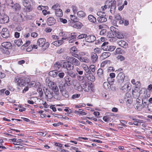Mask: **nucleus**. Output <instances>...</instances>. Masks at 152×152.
<instances>
[{"instance_id":"b1692460","label":"nucleus","mask_w":152,"mask_h":152,"mask_svg":"<svg viewBox=\"0 0 152 152\" xmlns=\"http://www.w3.org/2000/svg\"><path fill=\"white\" fill-rule=\"evenodd\" d=\"M63 40L64 39H61V40L56 41L53 42L52 44L56 46H59L63 43Z\"/></svg>"},{"instance_id":"49530a36","label":"nucleus","mask_w":152,"mask_h":152,"mask_svg":"<svg viewBox=\"0 0 152 152\" xmlns=\"http://www.w3.org/2000/svg\"><path fill=\"white\" fill-rule=\"evenodd\" d=\"M89 69L91 70V72H94L95 71V66L94 65H91L89 66Z\"/></svg>"},{"instance_id":"37998d69","label":"nucleus","mask_w":152,"mask_h":152,"mask_svg":"<svg viewBox=\"0 0 152 152\" xmlns=\"http://www.w3.org/2000/svg\"><path fill=\"white\" fill-rule=\"evenodd\" d=\"M80 96V94H73L71 97V99H74L79 97Z\"/></svg>"},{"instance_id":"f8f14e48","label":"nucleus","mask_w":152,"mask_h":152,"mask_svg":"<svg viewBox=\"0 0 152 152\" xmlns=\"http://www.w3.org/2000/svg\"><path fill=\"white\" fill-rule=\"evenodd\" d=\"M69 61L73 65L78 66L80 65V62L79 61L74 57H71V58H69Z\"/></svg>"},{"instance_id":"5fc2aeb1","label":"nucleus","mask_w":152,"mask_h":152,"mask_svg":"<svg viewBox=\"0 0 152 152\" xmlns=\"http://www.w3.org/2000/svg\"><path fill=\"white\" fill-rule=\"evenodd\" d=\"M58 21L63 23H66L67 22V20L66 19H63L62 18H60Z\"/></svg>"},{"instance_id":"cd10ccee","label":"nucleus","mask_w":152,"mask_h":152,"mask_svg":"<svg viewBox=\"0 0 152 152\" xmlns=\"http://www.w3.org/2000/svg\"><path fill=\"white\" fill-rule=\"evenodd\" d=\"M130 87L128 83L125 84L121 88V89L124 91H129L130 89Z\"/></svg>"},{"instance_id":"39448f33","label":"nucleus","mask_w":152,"mask_h":152,"mask_svg":"<svg viewBox=\"0 0 152 152\" xmlns=\"http://www.w3.org/2000/svg\"><path fill=\"white\" fill-rule=\"evenodd\" d=\"M125 77V75L123 73L119 72L116 77L117 81L120 84L122 83L124 81Z\"/></svg>"},{"instance_id":"dca6fc26","label":"nucleus","mask_w":152,"mask_h":152,"mask_svg":"<svg viewBox=\"0 0 152 152\" xmlns=\"http://www.w3.org/2000/svg\"><path fill=\"white\" fill-rule=\"evenodd\" d=\"M117 43L119 46L124 48H127L128 47L127 43L125 41H118L117 42Z\"/></svg>"},{"instance_id":"a19ab883","label":"nucleus","mask_w":152,"mask_h":152,"mask_svg":"<svg viewBox=\"0 0 152 152\" xmlns=\"http://www.w3.org/2000/svg\"><path fill=\"white\" fill-rule=\"evenodd\" d=\"M115 47L114 46L109 45L106 50L112 52L115 49Z\"/></svg>"},{"instance_id":"09e8293b","label":"nucleus","mask_w":152,"mask_h":152,"mask_svg":"<svg viewBox=\"0 0 152 152\" xmlns=\"http://www.w3.org/2000/svg\"><path fill=\"white\" fill-rule=\"evenodd\" d=\"M70 51L74 52L75 53H77L78 52V50L75 47H73L71 48L70 49Z\"/></svg>"},{"instance_id":"7c9ffc66","label":"nucleus","mask_w":152,"mask_h":152,"mask_svg":"<svg viewBox=\"0 0 152 152\" xmlns=\"http://www.w3.org/2000/svg\"><path fill=\"white\" fill-rule=\"evenodd\" d=\"M97 75L99 77H102L103 75V70L101 68H99L97 71Z\"/></svg>"},{"instance_id":"6ab92c4d","label":"nucleus","mask_w":152,"mask_h":152,"mask_svg":"<svg viewBox=\"0 0 152 152\" xmlns=\"http://www.w3.org/2000/svg\"><path fill=\"white\" fill-rule=\"evenodd\" d=\"M76 37V34L75 33L71 34L70 36L69 37H64L62 38V39H75Z\"/></svg>"},{"instance_id":"412c9836","label":"nucleus","mask_w":152,"mask_h":152,"mask_svg":"<svg viewBox=\"0 0 152 152\" xmlns=\"http://www.w3.org/2000/svg\"><path fill=\"white\" fill-rule=\"evenodd\" d=\"M58 73V71L57 70H55L49 72V74L50 76L53 77H56L57 76Z\"/></svg>"},{"instance_id":"052dcab7","label":"nucleus","mask_w":152,"mask_h":152,"mask_svg":"<svg viewBox=\"0 0 152 152\" xmlns=\"http://www.w3.org/2000/svg\"><path fill=\"white\" fill-rule=\"evenodd\" d=\"M3 142V140H0V148H1L3 149H6V148L4 147L2 145V144Z\"/></svg>"},{"instance_id":"bf43d9fd","label":"nucleus","mask_w":152,"mask_h":152,"mask_svg":"<svg viewBox=\"0 0 152 152\" xmlns=\"http://www.w3.org/2000/svg\"><path fill=\"white\" fill-rule=\"evenodd\" d=\"M86 73L87 74H86V75H88V74L90 75L91 74V71L90 70V69H89V68H88V69H87L85 70H84Z\"/></svg>"},{"instance_id":"774afa93","label":"nucleus","mask_w":152,"mask_h":152,"mask_svg":"<svg viewBox=\"0 0 152 152\" xmlns=\"http://www.w3.org/2000/svg\"><path fill=\"white\" fill-rule=\"evenodd\" d=\"M115 19L117 20H120L121 18V17L118 14L115 15Z\"/></svg>"},{"instance_id":"6e6552de","label":"nucleus","mask_w":152,"mask_h":152,"mask_svg":"<svg viewBox=\"0 0 152 152\" xmlns=\"http://www.w3.org/2000/svg\"><path fill=\"white\" fill-rule=\"evenodd\" d=\"M63 66L68 70H72L74 68L73 66L71 65V63L69 61L64 62L63 64Z\"/></svg>"},{"instance_id":"bb28decb","label":"nucleus","mask_w":152,"mask_h":152,"mask_svg":"<svg viewBox=\"0 0 152 152\" xmlns=\"http://www.w3.org/2000/svg\"><path fill=\"white\" fill-rule=\"evenodd\" d=\"M12 7L15 11H19L21 9V6L20 4L16 3L13 5H11Z\"/></svg>"},{"instance_id":"2f4dec72","label":"nucleus","mask_w":152,"mask_h":152,"mask_svg":"<svg viewBox=\"0 0 152 152\" xmlns=\"http://www.w3.org/2000/svg\"><path fill=\"white\" fill-rule=\"evenodd\" d=\"M109 45L108 42H104L102 45L101 48L104 50H106Z\"/></svg>"},{"instance_id":"7ed1b4c3","label":"nucleus","mask_w":152,"mask_h":152,"mask_svg":"<svg viewBox=\"0 0 152 152\" xmlns=\"http://www.w3.org/2000/svg\"><path fill=\"white\" fill-rule=\"evenodd\" d=\"M37 44L40 47H45L44 48L45 49L47 48L49 46V44L48 42H46V39L43 38L38 39Z\"/></svg>"},{"instance_id":"0e129e2a","label":"nucleus","mask_w":152,"mask_h":152,"mask_svg":"<svg viewBox=\"0 0 152 152\" xmlns=\"http://www.w3.org/2000/svg\"><path fill=\"white\" fill-rule=\"evenodd\" d=\"M81 66L82 68H83L84 70L89 68L88 66L86 64H82Z\"/></svg>"},{"instance_id":"a878e982","label":"nucleus","mask_w":152,"mask_h":152,"mask_svg":"<svg viewBox=\"0 0 152 152\" xmlns=\"http://www.w3.org/2000/svg\"><path fill=\"white\" fill-rule=\"evenodd\" d=\"M88 19L90 22L93 23H95L96 21V18L92 15H88Z\"/></svg>"},{"instance_id":"c85d7f7f","label":"nucleus","mask_w":152,"mask_h":152,"mask_svg":"<svg viewBox=\"0 0 152 152\" xmlns=\"http://www.w3.org/2000/svg\"><path fill=\"white\" fill-rule=\"evenodd\" d=\"M80 61L85 63H88L90 61L89 59L87 57H81L80 58Z\"/></svg>"},{"instance_id":"a18cd8bd","label":"nucleus","mask_w":152,"mask_h":152,"mask_svg":"<svg viewBox=\"0 0 152 152\" xmlns=\"http://www.w3.org/2000/svg\"><path fill=\"white\" fill-rule=\"evenodd\" d=\"M87 36V34H82L80 35H79L77 37V38L78 39H82L83 38H85H85Z\"/></svg>"},{"instance_id":"3c124183","label":"nucleus","mask_w":152,"mask_h":152,"mask_svg":"<svg viewBox=\"0 0 152 152\" xmlns=\"http://www.w3.org/2000/svg\"><path fill=\"white\" fill-rule=\"evenodd\" d=\"M37 91L39 93L40 96H42L43 94V93L42 88H39L37 90Z\"/></svg>"},{"instance_id":"864d4df0","label":"nucleus","mask_w":152,"mask_h":152,"mask_svg":"<svg viewBox=\"0 0 152 152\" xmlns=\"http://www.w3.org/2000/svg\"><path fill=\"white\" fill-rule=\"evenodd\" d=\"M116 36L117 38L119 39H122L124 37V35L122 34V33H118Z\"/></svg>"},{"instance_id":"de8ad7c7","label":"nucleus","mask_w":152,"mask_h":152,"mask_svg":"<svg viewBox=\"0 0 152 152\" xmlns=\"http://www.w3.org/2000/svg\"><path fill=\"white\" fill-rule=\"evenodd\" d=\"M76 71L78 74L80 75H82L83 74V71L78 67H76Z\"/></svg>"},{"instance_id":"e2e57ef3","label":"nucleus","mask_w":152,"mask_h":152,"mask_svg":"<svg viewBox=\"0 0 152 152\" xmlns=\"http://www.w3.org/2000/svg\"><path fill=\"white\" fill-rule=\"evenodd\" d=\"M31 37H33L34 38H35L38 35V34L37 33L35 32H33L31 33Z\"/></svg>"},{"instance_id":"0eeeda50","label":"nucleus","mask_w":152,"mask_h":152,"mask_svg":"<svg viewBox=\"0 0 152 152\" xmlns=\"http://www.w3.org/2000/svg\"><path fill=\"white\" fill-rule=\"evenodd\" d=\"M106 4H107L108 8H110V11H111L112 10H114L116 7V1L114 0L107 1Z\"/></svg>"},{"instance_id":"1a4fd4ad","label":"nucleus","mask_w":152,"mask_h":152,"mask_svg":"<svg viewBox=\"0 0 152 152\" xmlns=\"http://www.w3.org/2000/svg\"><path fill=\"white\" fill-rule=\"evenodd\" d=\"M147 103L144 102V103L142 102V103H136L135 104V108L137 110L140 111L147 105Z\"/></svg>"},{"instance_id":"ddd939ff","label":"nucleus","mask_w":152,"mask_h":152,"mask_svg":"<svg viewBox=\"0 0 152 152\" xmlns=\"http://www.w3.org/2000/svg\"><path fill=\"white\" fill-rule=\"evenodd\" d=\"M130 118L134 121L133 122V124L136 126H140L141 123L144 124L145 123V121H144L140 120L132 117Z\"/></svg>"},{"instance_id":"4d7b16f0","label":"nucleus","mask_w":152,"mask_h":152,"mask_svg":"<svg viewBox=\"0 0 152 152\" xmlns=\"http://www.w3.org/2000/svg\"><path fill=\"white\" fill-rule=\"evenodd\" d=\"M60 7V6H59V4H58L57 3V4H54V5H53L52 7V9L53 10H56L57 9H56V8H58V7Z\"/></svg>"},{"instance_id":"c03bdc74","label":"nucleus","mask_w":152,"mask_h":152,"mask_svg":"<svg viewBox=\"0 0 152 152\" xmlns=\"http://www.w3.org/2000/svg\"><path fill=\"white\" fill-rule=\"evenodd\" d=\"M97 14L98 16H99V17L105 16L106 15L104 12L101 11H99L97 12Z\"/></svg>"},{"instance_id":"69168bd1","label":"nucleus","mask_w":152,"mask_h":152,"mask_svg":"<svg viewBox=\"0 0 152 152\" xmlns=\"http://www.w3.org/2000/svg\"><path fill=\"white\" fill-rule=\"evenodd\" d=\"M27 142V141L23 140L18 139L17 140V143H25Z\"/></svg>"},{"instance_id":"f03ea898","label":"nucleus","mask_w":152,"mask_h":152,"mask_svg":"<svg viewBox=\"0 0 152 152\" xmlns=\"http://www.w3.org/2000/svg\"><path fill=\"white\" fill-rule=\"evenodd\" d=\"M83 89L84 91L86 92H89L91 93L95 92L94 86L91 82H85L83 85Z\"/></svg>"},{"instance_id":"ea45409f","label":"nucleus","mask_w":152,"mask_h":152,"mask_svg":"<svg viewBox=\"0 0 152 152\" xmlns=\"http://www.w3.org/2000/svg\"><path fill=\"white\" fill-rule=\"evenodd\" d=\"M133 96L135 98H137L139 96V93L137 91H132Z\"/></svg>"},{"instance_id":"4468645a","label":"nucleus","mask_w":152,"mask_h":152,"mask_svg":"<svg viewBox=\"0 0 152 152\" xmlns=\"http://www.w3.org/2000/svg\"><path fill=\"white\" fill-rule=\"evenodd\" d=\"M96 39L95 37L92 35H89L87 36L85 38V41L88 42H93Z\"/></svg>"},{"instance_id":"f704fd0d","label":"nucleus","mask_w":152,"mask_h":152,"mask_svg":"<svg viewBox=\"0 0 152 152\" xmlns=\"http://www.w3.org/2000/svg\"><path fill=\"white\" fill-rule=\"evenodd\" d=\"M14 42L18 46L22 45L23 43L22 39H20L15 40Z\"/></svg>"},{"instance_id":"4c0bfd02","label":"nucleus","mask_w":152,"mask_h":152,"mask_svg":"<svg viewBox=\"0 0 152 152\" xmlns=\"http://www.w3.org/2000/svg\"><path fill=\"white\" fill-rule=\"evenodd\" d=\"M115 52L117 54H122L125 53V52L120 48H117L115 50Z\"/></svg>"},{"instance_id":"f257e3e1","label":"nucleus","mask_w":152,"mask_h":152,"mask_svg":"<svg viewBox=\"0 0 152 152\" xmlns=\"http://www.w3.org/2000/svg\"><path fill=\"white\" fill-rule=\"evenodd\" d=\"M51 87L50 89H46L45 92L46 97L48 99H50L53 98L58 100H61L62 99L59 94V89L56 84L52 83Z\"/></svg>"},{"instance_id":"680f3d73","label":"nucleus","mask_w":152,"mask_h":152,"mask_svg":"<svg viewBox=\"0 0 152 152\" xmlns=\"http://www.w3.org/2000/svg\"><path fill=\"white\" fill-rule=\"evenodd\" d=\"M110 31L112 32H115L117 31V29L113 26H111L110 28Z\"/></svg>"},{"instance_id":"473e14b6","label":"nucleus","mask_w":152,"mask_h":152,"mask_svg":"<svg viewBox=\"0 0 152 152\" xmlns=\"http://www.w3.org/2000/svg\"><path fill=\"white\" fill-rule=\"evenodd\" d=\"M82 26V24L80 22H78L75 23L73 27L76 28H80Z\"/></svg>"},{"instance_id":"6e6d98bb","label":"nucleus","mask_w":152,"mask_h":152,"mask_svg":"<svg viewBox=\"0 0 152 152\" xmlns=\"http://www.w3.org/2000/svg\"><path fill=\"white\" fill-rule=\"evenodd\" d=\"M101 50L99 48H95L94 49V53H95L96 54V53H101Z\"/></svg>"},{"instance_id":"8fccbe9b","label":"nucleus","mask_w":152,"mask_h":152,"mask_svg":"<svg viewBox=\"0 0 152 152\" xmlns=\"http://www.w3.org/2000/svg\"><path fill=\"white\" fill-rule=\"evenodd\" d=\"M117 58L120 61H124L125 59V58L121 55L118 56L117 57Z\"/></svg>"},{"instance_id":"c756f323","label":"nucleus","mask_w":152,"mask_h":152,"mask_svg":"<svg viewBox=\"0 0 152 152\" xmlns=\"http://www.w3.org/2000/svg\"><path fill=\"white\" fill-rule=\"evenodd\" d=\"M97 20L100 23H103L107 21V18L105 16L99 17L97 18Z\"/></svg>"},{"instance_id":"20e7f679","label":"nucleus","mask_w":152,"mask_h":152,"mask_svg":"<svg viewBox=\"0 0 152 152\" xmlns=\"http://www.w3.org/2000/svg\"><path fill=\"white\" fill-rule=\"evenodd\" d=\"M33 0H23V6L26 8L28 12H30L32 9L31 7V3Z\"/></svg>"},{"instance_id":"a211bd4d","label":"nucleus","mask_w":152,"mask_h":152,"mask_svg":"<svg viewBox=\"0 0 152 152\" xmlns=\"http://www.w3.org/2000/svg\"><path fill=\"white\" fill-rule=\"evenodd\" d=\"M91 58L92 62L95 63L97 60L98 57L97 54L94 53H92L91 54Z\"/></svg>"},{"instance_id":"338daca9","label":"nucleus","mask_w":152,"mask_h":152,"mask_svg":"<svg viewBox=\"0 0 152 152\" xmlns=\"http://www.w3.org/2000/svg\"><path fill=\"white\" fill-rule=\"evenodd\" d=\"M72 55L74 57L77 58L79 60H80V58L81 57L79 56V54H77L73 53L72 54Z\"/></svg>"},{"instance_id":"e433bc0d","label":"nucleus","mask_w":152,"mask_h":152,"mask_svg":"<svg viewBox=\"0 0 152 152\" xmlns=\"http://www.w3.org/2000/svg\"><path fill=\"white\" fill-rule=\"evenodd\" d=\"M61 64L59 62H56L54 65V68L56 70L59 69L61 67Z\"/></svg>"},{"instance_id":"9b49d317","label":"nucleus","mask_w":152,"mask_h":152,"mask_svg":"<svg viewBox=\"0 0 152 152\" xmlns=\"http://www.w3.org/2000/svg\"><path fill=\"white\" fill-rule=\"evenodd\" d=\"M2 37L5 38H7L10 36L9 31L7 28H3L1 32Z\"/></svg>"},{"instance_id":"9d476101","label":"nucleus","mask_w":152,"mask_h":152,"mask_svg":"<svg viewBox=\"0 0 152 152\" xmlns=\"http://www.w3.org/2000/svg\"><path fill=\"white\" fill-rule=\"evenodd\" d=\"M73 85L74 88L78 91H81L83 90V87L77 81H75L73 83Z\"/></svg>"},{"instance_id":"2eb2a0df","label":"nucleus","mask_w":152,"mask_h":152,"mask_svg":"<svg viewBox=\"0 0 152 152\" xmlns=\"http://www.w3.org/2000/svg\"><path fill=\"white\" fill-rule=\"evenodd\" d=\"M1 46L6 49H10L12 48V45L10 42H5L2 43L1 44Z\"/></svg>"},{"instance_id":"603ef678","label":"nucleus","mask_w":152,"mask_h":152,"mask_svg":"<svg viewBox=\"0 0 152 152\" xmlns=\"http://www.w3.org/2000/svg\"><path fill=\"white\" fill-rule=\"evenodd\" d=\"M103 120L105 122H108L110 120V118L107 116H104L103 118Z\"/></svg>"},{"instance_id":"f3484780","label":"nucleus","mask_w":152,"mask_h":152,"mask_svg":"<svg viewBox=\"0 0 152 152\" xmlns=\"http://www.w3.org/2000/svg\"><path fill=\"white\" fill-rule=\"evenodd\" d=\"M56 22L55 19L53 17H50L47 20V23L49 26L53 25Z\"/></svg>"},{"instance_id":"423d86ee","label":"nucleus","mask_w":152,"mask_h":152,"mask_svg":"<svg viewBox=\"0 0 152 152\" xmlns=\"http://www.w3.org/2000/svg\"><path fill=\"white\" fill-rule=\"evenodd\" d=\"M15 82L17 83V85L20 87L24 86L26 84L25 81L23 80L21 78L19 77H16Z\"/></svg>"},{"instance_id":"72a5a7b5","label":"nucleus","mask_w":152,"mask_h":152,"mask_svg":"<svg viewBox=\"0 0 152 152\" xmlns=\"http://www.w3.org/2000/svg\"><path fill=\"white\" fill-rule=\"evenodd\" d=\"M87 79L92 82H94L95 80V77L91 73L87 76Z\"/></svg>"},{"instance_id":"79ce46f5","label":"nucleus","mask_w":152,"mask_h":152,"mask_svg":"<svg viewBox=\"0 0 152 152\" xmlns=\"http://www.w3.org/2000/svg\"><path fill=\"white\" fill-rule=\"evenodd\" d=\"M77 15L80 17H83L85 16V14L83 11H79L77 12Z\"/></svg>"},{"instance_id":"5701e85b","label":"nucleus","mask_w":152,"mask_h":152,"mask_svg":"<svg viewBox=\"0 0 152 152\" xmlns=\"http://www.w3.org/2000/svg\"><path fill=\"white\" fill-rule=\"evenodd\" d=\"M65 83L67 86H69L72 84L71 78L69 76H66L65 77Z\"/></svg>"},{"instance_id":"4be33fe9","label":"nucleus","mask_w":152,"mask_h":152,"mask_svg":"<svg viewBox=\"0 0 152 152\" xmlns=\"http://www.w3.org/2000/svg\"><path fill=\"white\" fill-rule=\"evenodd\" d=\"M56 16L58 17H61L63 15V12L62 10L60 9H57L55 11Z\"/></svg>"},{"instance_id":"aec40b11","label":"nucleus","mask_w":152,"mask_h":152,"mask_svg":"<svg viewBox=\"0 0 152 152\" xmlns=\"http://www.w3.org/2000/svg\"><path fill=\"white\" fill-rule=\"evenodd\" d=\"M111 53L109 52H105L103 53L100 57V58L102 60H104L110 56Z\"/></svg>"},{"instance_id":"58836bf2","label":"nucleus","mask_w":152,"mask_h":152,"mask_svg":"<svg viewBox=\"0 0 152 152\" xmlns=\"http://www.w3.org/2000/svg\"><path fill=\"white\" fill-rule=\"evenodd\" d=\"M104 87L106 89H109V87L110 86V83L107 82H104L103 84Z\"/></svg>"},{"instance_id":"13d9d810","label":"nucleus","mask_w":152,"mask_h":152,"mask_svg":"<svg viewBox=\"0 0 152 152\" xmlns=\"http://www.w3.org/2000/svg\"><path fill=\"white\" fill-rule=\"evenodd\" d=\"M79 114L82 115H86L87 113L83 111V110L82 109H79Z\"/></svg>"},{"instance_id":"393cba45","label":"nucleus","mask_w":152,"mask_h":152,"mask_svg":"<svg viewBox=\"0 0 152 152\" xmlns=\"http://www.w3.org/2000/svg\"><path fill=\"white\" fill-rule=\"evenodd\" d=\"M62 95L65 98H68L69 97V93L67 91L64 89L60 90Z\"/></svg>"},{"instance_id":"c9c22d12","label":"nucleus","mask_w":152,"mask_h":152,"mask_svg":"<svg viewBox=\"0 0 152 152\" xmlns=\"http://www.w3.org/2000/svg\"><path fill=\"white\" fill-rule=\"evenodd\" d=\"M9 21V17L7 15H4L2 19V22L3 23H8Z\"/></svg>"}]
</instances>
